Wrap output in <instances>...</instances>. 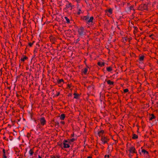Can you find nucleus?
Segmentation results:
<instances>
[{
  "label": "nucleus",
  "mask_w": 158,
  "mask_h": 158,
  "mask_svg": "<svg viewBox=\"0 0 158 158\" xmlns=\"http://www.w3.org/2000/svg\"><path fill=\"white\" fill-rule=\"evenodd\" d=\"M82 19L84 20L87 23L89 24L90 23H92L94 18L92 16L89 19V16L87 15L84 16Z\"/></svg>",
  "instance_id": "nucleus-1"
},
{
  "label": "nucleus",
  "mask_w": 158,
  "mask_h": 158,
  "mask_svg": "<svg viewBox=\"0 0 158 158\" xmlns=\"http://www.w3.org/2000/svg\"><path fill=\"white\" fill-rule=\"evenodd\" d=\"M110 157V156L109 155H106L105 156L104 158H109Z\"/></svg>",
  "instance_id": "nucleus-28"
},
{
  "label": "nucleus",
  "mask_w": 158,
  "mask_h": 158,
  "mask_svg": "<svg viewBox=\"0 0 158 158\" xmlns=\"http://www.w3.org/2000/svg\"><path fill=\"white\" fill-rule=\"evenodd\" d=\"M144 58V56H140L139 57V60L141 62L143 60Z\"/></svg>",
  "instance_id": "nucleus-15"
},
{
  "label": "nucleus",
  "mask_w": 158,
  "mask_h": 158,
  "mask_svg": "<svg viewBox=\"0 0 158 158\" xmlns=\"http://www.w3.org/2000/svg\"><path fill=\"white\" fill-rule=\"evenodd\" d=\"M60 123L63 124H64V121H61L60 122Z\"/></svg>",
  "instance_id": "nucleus-32"
},
{
  "label": "nucleus",
  "mask_w": 158,
  "mask_h": 158,
  "mask_svg": "<svg viewBox=\"0 0 158 158\" xmlns=\"http://www.w3.org/2000/svg\"><path fill=\"white\" fill-rule=\"evenodd\" d=\"M138 136L136 134H134L133 135V136L132 137V138L133 139H137L138 138Z\"/></svg>",
  "instance_id": "nucleus-22"
},
{
  "label": "nucleus",
  "mask_w": 158,
  "mask_h": 158,
  "mask_svg": "<svg viewBox=\"0 0 158 158\" xmlns=\"http://www.w3.org/2000/svg\"><path fill=\"white\" fill-rule=\"evenodd\" d=\"M98 65L100 67H102L104 65V63L103 62H98Z\"/></svg>",
  "instance_id": "nucleus-12"
},
{
  "label": "nucleus",
  "mask_w": 158,
  "mask_h": 158,
  "mask_svg": "<svg viewBox=\"0 0 158 158\" xmlns=\"http://www.w3.org/2000/svg\"><path fill=\"white\" fill-rule=\"evenodd\" d=\"M38 158H41V157L40 155L38 156Z\"/></svg>",
  "instance_id": "nucleus-37"
},
{
  "label": "nucleus",
  "mask_w": 158,
  "mask_h": 158,
  "mask_svg": "<svg viewBox=\"0 0 158 158\" xmlns=\"http://www.w3.org/2000/svg\"><path fill=\"white\" fill-rule=\"evenodd\" d=\"M60 157V156L58 155H56L55 156H51V158H59Z\"/></svg>",
  "instance_id": "nucleus-18"
},
{
  "label": "nucleus",
  "mask_w": 158,
  "mask_h": 158,
  "mask_svg": "<svg viewBox=\"0 0 158 158\" xmlns=\"http://www.w3.org/2000/svg\"><path fill=\"white\" fill-rule=\"evenodd\" d=\"M128 89H125L124 90V93H127L128 92Z\"/></svg>",
  "instance_id": "nucleus-24"
},
{
  "label": "nucleus",
  "mask_w": 158,
  "mask_h": 158,
  "mask_svg": "<svg viewBox=\"0 0 158 158\" xmlns=\"http://www.w3.org/2000/svg\"><path fill=\"white\" fill-rule=\"evenodd\" d=\"M74 98H75L76 99H78L79 97V95L78 94H76V93H74Z\"/></svg>",
  "instance_id": "nucleus-20"
},
{
  "label": "nucleus",
  "mask_w": 158,
  "mask_h": 158,
  "mask_svg": "<svg viewBox=\"0 0 158 158\" xmlns=\"http://www.w3.org/2000/svg\"><path fill=\"white\" fill-rule=\"evenodd\" d=\"M76 1L77 2V3H79L80 2L81 0H76Z\"/></svg>",
  "instance_id": "nucleus-29"
},
{
  "label": "nucleus",
  "mask_w": 158,
  "mask_h": 158,
  "mask_svg": "<svg viewBox=\"0 0 158 158\" xmlns=\"http://www.w3.org/2000/svg\"><path fill=\"white\" fill-rule=\"evenodd\" d=\"M152 36H153V35H152L150 36V37H151L152 38V39H153L154 38H153V37H152Z\"/></svg>",
  "instance_id": "nucleus-33"
},
{
  "label": "nucleus",
  "mask_w": 158,
  "mask_h": 158,
  "mask_svg": "<svg viewBox=\"0 0 158 158\" xmlns=\"http://www.w3.org/2000/svg\"><path fill=\"white\" fill-rule=\"evenodd\" d=\"M133 7L132 6H131L130 7V10H132L133 9Z\"/></svg>",
  "instance_id": "nucleus-30"
},
{
  "label": "nucleus",
  "mask_w": 158,
  "mask_h": 158,
  "mask_svg": "<svg viewBox=\"0 0 158 158\" xmlns=\"http://www.w3.org/2000/svg\"><path fill=\"white\" fill-rule=\"evenodd\" d=\"M141 152L143 154L144 156L146 157L148 156H149L148 152L144 149H142L141 150Z\"/></svg>",
  "instance_id": "nucleus-9"
},
{
  "label": "nucleus",
  "mask_w": 158,
  "mask_h": 158,
  "mask_svg": "<svg viewBox=\"0 0 158 158\" xmlns=\"http://www.w3.org/2000/svg\"><path fill=\"white\" fill-rule=\"evenodd\" d=\"M106 70L108 72H110L112 70V69L111 67H109L106 68Z\"/></svg>",
  "instance_id": "nucleus-19"
},
{
  "label": "nucleus",
  "mask_w": 158,
  "mask_h": 158,
  "mask_svg": "<svg viewBox=\"0 0 158 158\" xmlns=\"http://www.w3.org/2000/svg\"><path fill=\"white\" fill-rule=\"evenodd\" d=\"M3 152L4 153V154H5V149H3Z\"/></svg>",
  "instance_id": "nucleus-34"
},
{
  "label": "nucleus",
  "mask_w": 158,
  "mask_h": 158,
  "mask_svg": "<svg viewBox=\"0 0 158 158\" xmlns=\"http://www.w3.org/2000/svg\"><path fill=\"white\" fill-rule=\"evenodd\" d=\"M59 146L61 147H62V144H60L59 145Z\"/></svg>",
  "instance_id": "nucleus-38"
},
{
  "label": "nucleus",
  "mask_w": 158,
  "mask_h": 158,
  "mask_svg": "<svg viewBox=\"0 0 158 158\" xmlns=\"http://www.w3.org/2000/svg\"><path fill=\"white\" fill-rule=\"evenodd\" d=\"M107 83L108 85H113L114 82H113L111 81L110 80H108L107 81Z\"/></svg>",
  "instance_id": "nucleus-14"
},
{
  "label": "nucleus",
  "mask_w": 158,
  "mask_h": 158,
  "mask_svg": "<svg viewBox=\"0 0 158 158\" xmlns=\"http://www.w3.org/2000/svg\"><path fill=\"white\" fill-rule=\"evenodd\" d=\"M104 131L103 130H102L98 131V134L99 136H101L102 137V136H103Z\"/></svg>",
  "instance_id": "nucleus-10"
},
{
  "label": "nucleus",
  "mask_w": 158,
  "mask_h": 158,
  "mask_svg": "<svg viewBox=\"0 0 158 158\" xmlns=\"http://www.w3.org/2000/svg\"><path fill=\"white\" fill-rule=\"evenodd\" d=\"M140 6L142 7H143V9L147 10L148 9L147 6L146 5H141Z\"/></svg>",
  "instance_id": "nucleus-13"
},
{
  "label": "nucleus",
  "mask_w": 158,
  "mask_h": 158,
  "mask_svg": "<svg viewBox=\"0 0 158 158\" xmlns=\"http://www.w3.org/2000/svg\"><path fill=\"white\" fill-rule=\"evenodd\" d=\"M33 45V43H29V45L30 47H31Z\"/></svg>",
  "instance_id": "nucleus-27"
},
{
  "label": "nucleus",
  "mask_w": 158,
  "mask_h": 158,
  "mask_svg": "<svg viewBox=\"0 0 158 158\" xmlns=\"http://www.w3.org/2000/svg\"><path fill=\"white\" fill-rule=\"evenodd\" d=\"M101 140L102 143L103 144L107 143L109 140V138L105 136H102L101 137Z\"/></svg>",
  "instance_id": "nucleus-3"
},
{
  "label": "nucleus",
  "mask_w": 158,
  "mask_h": 158,
  "mask_svg": "<svg viewBox=\"0 0 158 158\" xmlns=\"http://www.w3.org/2000/svg\"><path fill=\"white\" fill-rule=\"evenodd\" d=\"M74 140L75 139L74 138H72L69 141H70V142H73L74 141Z\"/></svg>",
  "instance_id": "nucleus-26"
},
{
  "label": "nucleus",
  "mask_w": 158,
  "mask_h": 158,
  "mask_svg": "<svg viewBox=\"0 0 158 158\" xmlns=\"http://www.w3.org/2000/svg\"><path fill=\"white\" fill-rule=\"evenodd\" d=\"M89 69V67L88 66L86 68H84L82 70V73L85 75L87 74V72Z\"/></svg>",
  "instance_id": "nucleus-7"
},
{
  "label": "nucleus",
  "mask_w": 158,
  "mask_h": 158,
  "mask_svg": "<svg viewBox=\"0 0 158 158\" xmlns=\"http://www.w3.org/2000/svg\"><path fill=\"white\" fill-rule=\"evenodd\" d=\"M64 18L66 20L67 23H70L69 19L66 16L64 17Z\"/></svg>",
  "instance_id": "nucleus-21"
},
{
  "label": "nucleus",
  "mask_w": 158,
  "mask_h": 158,
  "mask_svg": "<svg viewBox=\"0 0 158 158\" xmlns=\"http://www.w3.org/2000/svg\"><path fill=\"white\" fill-rule=\"evenodd\" d=\"M63 81H64V80H63V79H60V80H59V81H58V82L60 83V82H63Z\"/></svg>",
  "instance_id": "nucleus-25"
},
{
  "label": "nucleus",
  "mask_w": 158,
  "mask_h": 158,
  "mask_svg": "<svg viewBox=\"0 0 158 158\" xmlns=\"http://www.w3.org/2000/svg\"><path fill=\"white\" fill-rule=\"evenodd\" d=\"M155 118V116L153 114H152L151 117L150 118V120H152Z\"/></svg>",
  "instance_id": "nucleus-23"
},
{
  "label": "nucleus",
  "mask_w": 158,
  "mask_h": 158,
  "mask_svg": "<svg viewBox=\"0 0 158 158\" xmlns=\"http://www.w3.org/2000/svg\"><path fill=\"white\" fill-rule=\"evenodd\" d=\"M63 148H69L70 147V142L69 140H64L63 142Z\"/></svg>",
  "instance_id": "nucleus-2"
},
{
  "label": "nucleus",
  "mask_w": 158,
  "mask_h": 158,
  "mask_svg": "<svg viewBox=\"0 0 158 158\" xmlns=\"http://www.w3.org/2000/svg\"><path fill=\"white\" fill-rule=\"evenodd\" d=\"M78 33L79 36L83 35L85 34L84 28L82 27H80L78 29Z\"/></svg>",
  "instance_id": "nucleus-4"
},
{
  "label": "nucleus",
  "mask_w": 158,
  "mask_h": 158,
  "mask_svg": "<svg viewBox=\"0 0 158 158\" xmlns=\"http://www.w3.org/2000/svg\"><path fill=\"white\" fill-rule=\"evenodd\" d=\"M3 158H6V157L5 154H4L3 155Z\"/></svg>",
  "instance_id": "nucleus-31"
},
{
  "label": "nucleus",
  "mask_w": 158,
  "mask_h": 158,
  "mask_svg": "<svg viewBox=\"0 0 158 158\" xmlns=\"http://www.w3.org/2000/svg\"><path fill=\"white\" fill-rule=\"evenodd\" d=\"M27 58V57L25 56H24L23 57H22L21 59V61H24L25 60H26Z\"/></svg>",
  "instance_id": "nucleus-17"
},
{
  "label": "nucleus",
  "mask_w": 158,
  "mask_h": 158,
  "mask_svg": "<svg viewBox=\"0 0 158 158\" xmlns=\"http://www.w3.org/2000/svg\"><path fill=\"white\" fill-rule=\"evenodd\" d=\"M33 153L34 152L33 149H31L29 151V153L31 156L33 155Z\"/></svg>",
  "instance_id": "nucleus-16"
},
{
  "label": "nucleus",
  "mask_w": 158,
  "mask_h": 158,
  "mask_svg": "<svg viewBox=\"0 0 158 158\" xmlns=\"http://www.w3.org/2000/svg\"><path fill=\"white\" fill-rule=\"evenodd\" d=\"M65 118V115L64 114H62L60 116V119L61 120H63L64 119V118Z\"/></svg>",
  "instance_id": "nucleus-11"
},
{
  "label": "nucleus",
  "mask_w": 158,
  "mask_h": 158,
  "mask_svg": "<svg viewBox=\"0 0 158 158\" xmlns=\"http://www.w3.org/2000/svg\"><path fill=\"white\" fill-rule=\"evenodd\" d=\"M40 122L41 124L42 125H44L46 123V121L44 118H41L40 119Z\"/></svg>",
  "instance_id": "nucleus-6"
},
{
  "label": "nucleus",
  "mask_w": 158,
  "mask_h": 158,
  "mask_svg": "<svg viewBox=\"0 0 158 158\" xmlns=\"http://www.w3.org/2000/svg\"><path fill=\"white\" fill-rule=\"evenodd\" d=\"M132 156V155H131V154H129V156L130 157H131Z\"/></svg>",
  "instance_id": "nucleus-35"
},
{
  "label": "nucleus",
  "mask_w": 158,
  "mask_h": 158,
  "mask_svg": "<svg viewBox=\"0 0 158 158\" xmlns=\"http://www.w3.org/2000/svg\"><path fill=\"white\" fill-rule=\"evenodd\" d=\"M87 158H92V157L91 156H89Z\"/></svg>",
  "instance_id": "nucleus-36"
},
{
  "label": "nucleus",
  "mask_w": 158,
  "mask_h": 158,
  "mask_svg": "<svg viewBox=\"0 0 158 158\" xmlns=\"http://www.w3.org/2000/svg\"><path fill=\"white\" fill-rule=\"evenodd\" d=\"M106 13H107V15L110 16L112 13V9H110L109 10L106 11Z\"/></svg>",
  "instance_id": "nucleus-8"
},
{
  "label": "nucleus",
  "mask_w": 158,
  "mask_h": 158,
  "mask_svg": "<svg viewBox=\"0 0 158 158\" xmlns=\"http://www.w3.org/2000/svg\"><path fill=\"white\" fill-rule=\"evenodd\" d=\"M130 154H133L136 153L135 148L133 146H131L129 150Z\"/></svg>",
  "instance_id": "nucleus-5"
}]
</instances>
